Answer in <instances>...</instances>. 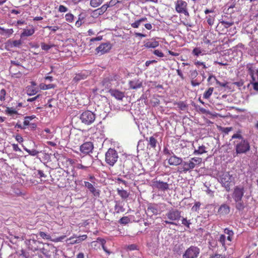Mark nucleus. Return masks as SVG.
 <instances>
[{
  "instance_id": "nucleus-1",
  "label": "nucleus",
  "mask_w": 258,
  "mask_h": 258,
  "mask_svg": "<svg viewBox=\"0 0 258 258\" xmlns=\"http://www.w3.org/2000/svg\"><path fill=\"white\" fill-rule=\"evenodd\" d=\"M235 139L240 140H235L233 142V144L235 145V149L236 154H245L250 150V144L248 140L243 138L240 131H238L232 135L230 141H232L233 140Z\"/></svg>"
},
{
  "instance_id": "nucleus-2",
  "label": "nucleus",
  "mask_w": 258,
  "mask_h": 258,
  "mask_svg": "<svg viewBox=\"0 0 258 258\" xmlns=\"http://www.w3.org/2000/svg\"><path fill=\"white\" fill-rule=\"evenodd\" d=\"M166 217L169 220L163 221L167 224L177 225L173 221H178L181 217V212L177 209H171L166 214Z\"/></svg>"
},
{
  "instance_id": "nucleus-3",
  "label": "nucleus",
  "mask_w": 258,
  "mask_h": 258,
  "mask_svg": "<svg viewBox=\"0 0 258 258\" xmlns=\"http://www.w3.org/2000/svg\"><path fill=\"white\" fill-rule=\"evenodd\" d=\"M118 158V153L114 149L109 148L105 153V162L110 166H113Z\"/></svg>"
},
{
  "instance_id": "nucleus-4",
  "label": "nucleus",
  "mask_w": 258,
  "mask_h": 258,
  "mask_svg": "<svg viewBox=\"0 0 258 258\" xmlns=\"http://www.w3.org/2000/svg\"><path fill=\"white\" fill-rule=\"evenodd\" d=\"M96 115L91 111L83 112L80 116L82 122L86 125L91 124L95 120Z\"/></svg>"
},
{
  "instance_id": "nucleus-5",
  "label": "nucleus",
  "mask_w": 258,
  "mask_h": 258,
  "mask_svg": "<svg viewBox=\"0 0 258 258\" xmlns=\"http://www.w3.org/2000/svg\"><path fill=\"white\" fill-rule=\"evenodd\" d=\"M9 71L12 76L16 78H20L23 75H26L28 72L25 70V68L23 66H11L9 68Z\"/></svg>"
},
{
  "instance_id": "nucleus-6",
  "label": "nucleus",
  "mask_w": 258,
  "mask_h": 258,
  "mask_svg": "<svg viewBox=\"0 0 258 258\" xmlns=\"http://www.w3.org/2000/svg\"><path fill=\"white\" fill-rule=\"evenodd\" d=\"M200 252V249L196 246H190L183 253V258H197Z\"/></svg>"
},
{
  "instance_id": "nucleus-7",
  "label": "nucleus",
  "mask_w": 258,
  "mask_h": 258,
  "mask_svg": "<svg viewBox=\"0 0 258 258\" xmlns=\"http://www.w3.org/2000/svg\"><path fill=\"white\" fill-rule=\"evenodd\" d=\"M187 3L183 0H178L175 4V10L179 13H183L185 16H188L187 10Z\"/></svg>"
},
{
  "instance_id": "nucleus-8",
  "label": "nucleus",
  "mask_w": 258,
  "mask_h": 258,
  "mask_svg": "<svg viewBox=\"0 0 258 258\" xmlns=\"http://www.w3.org/2000/svg\"><path fill=\"white\" fill-rule=\"evenodd\" d=\"M230 51L228 52L229 59L230 61L233 63H238L241 61L242 57V52L240 50L232 51L231 54Z\"/></svg>"
},
{
  "instance_id": "nucleus-9",
  "label": "nucleus",
  "mask_w": 258,
  "mask_h": 258,
  "mask_svg": "<svg viewBox=\"0 0 258 258\" xmlns=\"http://www.w3.org/2000/svg\"><path fill=\"white\" fill-rule=\"evenodd\" d=\"M244 188L243 187L235 186L232 195V198L235 202L241 201L244 195Z\"/></svg>"
},
{
  "instance_id": "nucleus-10",
  "label": "nucleus",
  "mask_w": 258,
  "mask_h": 258,
  "mask_svg": "<svg viewBox=\"0 0 258 258\" xmlns=\"http://www.w3.org/2000/svg\"><path fill=\"white\" fill-rule=\"evenodd\" d=\"M249 73L252 79L251 84L253 85V89L258 91V70L255 72L250 68Z\"/></svg>"
},
{
  "instance_id": "nucleus-11",
  "label": "nucleus",
  "mask_w": 258,
  "mask_h": 258,
  "mask_svg": "<svg viewBox=\"0 0 258 258\" xmlns=\"http://www.w3.org/2000/svg\"><path fill=\"white\" fill-rule=\"evenodd\" d=\"M94 149L93 144L91 142H87L80 147V151L84 154L92 153Z\"/></svg>"
},
{
  "instance_id": "nucleus-12",
  "label": "nucleus",
  "mask_w": 258,
  "mask_h": 258,
  "mask_svg": "<svg viewBox=\"0 0 258 258\" xmlns=\"http://www.w3.org/2000/svg\"><path fill=\"white\" fill-rule=\"evenodd\" d=\"M22 44V41L20 40L9 39L5 43L6 49L10 50L15 47L20 48Z\"/></svg>"
},
{
  "instance_id": "nucleus-13",
  "label": "nucleus",
  "mask_w": 258,
  "mask_h": 258,
  "mask_svg": "<svg viewBox=\"0 0 258 258\" xmlns=\"http://www.w3.org/2000/svg\"><path fill=\"white\" fill-rule=\"evenodd\" d=\"M152 186L154 188H157L161 191H165L169 189V184L167 182L160 180H154L152 182Z\"/></svg>"
},
{
  "instance_id": "nucleus-14",
  "label": "nucleus",
  "mask_w": 258,
  "mask_h": 258,
  "mask_svg": "<svg viewBox=\"0 0 258 258\" xmlns=\"http://www.w3.org/2000/svg\"><path fill=\"white\" fill-rule=\"evenodd\" d=\"M111 48V44L109 42L103 43L96 48L97 53L103 54L108 52Z\"/></svg>"
},
{
  "instance_id": "nucleus-15",
  "label": "nucleus",
  "mask_w": 258,
  "mask_h": 258,
  "mask_svg": "<svg viewBox=\"0 0 258 258\" xmlns=\"http://www.w3.org/2000/svg\"><path fill=\"white\" fill-rule=\"evenodd\" d=\"M90 75V72L88 71H82L78 74H76L74 77L73 81L75 83H78L81 80L86 79Z\"/></svg>"
},
{
  "instance_id": "nucleus-16",
  "label": "nucleus",
  "mask_w": 258,
  "mask_h": 258,
  "mask_svg": "<svg viewBox=\"0 0 258 258\" xmlns=\"http://www.w3.org/2000/svg\"><path fill=\"white\" fill-rule=\"evenodd\" d=\"M95 184L88 181H84V186L88 188L94 196L97 197L99 196L100 193L99 190L94 187Z\"/></svg>"
},
{
  "instance_id": "nucleus-17",
  "label": "nucleus",
  "mask_w": 258,
  "mask_h": 258,
  "mask_svg": "<svg viewBox=\"0 0 258 258\" xmlns=\"http://www.w3.org/2000/svg\"><path fill=\"white\" fill-rule=\"evenodd\" d=\"M195 167L194 163L190 161L188 162L183 161L181 163V167H180V171H183L185 173L193 169Z\"/></svg>"
},
{
  "instance_id": "nucleus-18",
  "label": "nucleus",
  "mask_w": 258,
  "mask_h": 258,
  "mask_svg": "<svg viewBox=\"0 0 258 258\" xmlns=\"http://www.w3.org/2000/svg\"><path fill=\"white\" fill-rule=\"evenodd\" d=\"M128 84L131 89L136 90L142 87L143 81L140 79L135 78L130 81Z\"/></svg>"
},
{
  "instance_id": "nucleus-19",
  "label": "nucleus",
  "mask_w": 258,
  "mask_h": 258,
  "mask_svg": "<svg viewBox=\"0 0 258 258\" xmlns=\"http://www.w3.org/2000/svg\"><path fill=\"white\" fill-rule=\"evenodd\" d=\"M168 163L170 165L177 166L178 165H181L182 163V159L180 157H177L175 154L171 156L167 159Z\"/></svg>"
},
{
  "instance_id": "nucleus-20",
  "label": "nucleus",
  "mask_w": 258,
  "mask_h": 258,
  "mask_svg": "<svg viewBox=\"0 0 258 258\" xmlns=\"http://www.w3.org/2000/svg\"><path fill=\"white\" fill-rule=\"evenodd\" d=\"M216 178L222 186L225 187L226 174L224 171H219L217 174Z\"/></svg>"
},
{
  "instance_id": "nucleus-21",
  "label": "nucleus",
  "mask_w": 258,
  "mask_h": 258,
  "mask_svg": "<svg viewBox=\"0 0 258 258\" xmlns=\"http://www.w3.org/2000/svg\"><path fill=\"white\" fill-rule=\"evenodd\" d=\"M147 211L148 213L153 215H157L158 214V206L156 204H149L148 205Z\"/></svg>"
},
{
  "instance_id": "nucleus-22",
  "label": "nucleus",
  "mask_w": 258,
  "mask_h": 258,
  "mask_svg": "<svg viewBox=\"0 0 258 258\" xmlns=\"http://www.w3.org/2000/svg\"><path fill=\"white\" fill-rule=\"evenodd\" d=\"M109 93L117 100H122L124 96L123 92L115 89H110Z\"/></svg>"
},
{
  "instance_id": "nucleus-23",
  "label": "nucleus",
  "mask_w": 258,
  "mask_h": 258,
  "mask_svg": "<svg viewBox=\"0 0 258 258\" xmlns=\"http://www.w3.org/2000/svg\"><path fill=\"white\" fill-rule=\"evenodd\" d=\"M35 29L32 27L31 29H24L23 32L20 35L21 38L23 37H28L32 36L35 32Z\"/></svg>"
},
{
  "instance_id": "nucleus-24",
  "label": "nucleus",
  "mask_w": 258,
  "mask_h": 258,
  "mask_svg": "<svg viewBox=\"0 0 258 258\" xmlns=\"http://www.w3.org/2000/svg\"><path fill=\"white\" fill-rule=\"evenodd\" d=\"M14 32L13 29H5L3 27H0V34L5 36L7 37H10Z\"/></svg>"
},
{
  "instance_id": "nucleus-25",
  "label": "nucleus",
  "mask_w": 258,
  "mask_h": 258,
  "mask_svg": "<svg viewBox=\"0 0 258 258\" xmlns=\"http://www.w3.org/2000/svg\"><path fill=\"white\" fill-rule=\"evenodd\" d=\"M38 91V89L34 86H27L26 87V92L28 95L32 96L36 94Z\"/></svg>"
},
{
  "instance_id": "nucleus-26",
  "label": "nucleus",
  "mask_w": 258,
  "mask_h": 258,
  "mask_svg": "<svg viewBox=\"0 0 258 258\" xmlns=\"http://www.w3.org/2000/svg\"><path fill=\"white\" fill-rule=\"evenodd\" d=\"M147 21V18L145 17H144L136 21L134 23L131 24V26L134 28H137L139 27L141 23Z\"/></svg>"
},
{
  "instance_id": "nucleus-27",
  "label": "nucleus",
  "mask_w": 258,
  "mask_h": 258,
  "mask_svg": "<svg viewBox=\"0 0 258 258\" xmlns=\"http://www.w3.org/2000/svg\"><path fill=\"white\" fill-rule=\"evenodd\" d=\"M159 45V42L156 41H148L145 44L147 48H155Z\"/></svg>"
},
{
  "instance_id": "nucleus-28",
  "label": "nucleus",
  "mask_w": 258,
  "mask_h": 258,
  "mask_svg": "<svg viewBox=\"0 0 258 258\" xmlns=\"http://www.w3.org/2000/svg\"><path fill=\"white\" fill-rule=\"evenodd\" d=\"M102 85L105 89H110L111 88V84L109 78H105L102 81Z\"/></svg>"
},
{
  "instance_id": "nucleus-29",
  "label": "nucleus",
  "mask_w": 258,
  "mask_h": 258,
  "mask_svg": "<svg viewBox=\"0 0 258 258\" xmlns=\"http://www.w3.org/2000/svg\"><path fill=\"white\" fill-rule=\"evenodd\" d=\"M192 53L196 56H199L200 55L206 54V51L200 48L196 47L192 50Z\"/></svg>"
},
{
  "instance_id": "nucleus-30",
  "label": "nucleus",
  "mask_w": 258,
  "mask_h": 258,
  "mask_svg": "<svg viewBox=\"0 0 258 258\" xmlns=\"http://www.w3.org/2000/svg\"><path fill=\"white\" fill-rule=\"evenodd\" d=\"M22 147L25 151H26L27 153H28V154L30 155H31L32 156H36L40 152L39 151H38L35 149L29 150L23 145L22 146Z\"/></svg>"
},
{
  "instance_id": "nucleus-31",
  "label": "nucleus",
  "mask_w": 258,
  "mask_h": 258,
  "mask_svg": "<svg viewBox=\"0 0 258 258\" xmlns=\"http://www.w3.org/2000/svg\"><path fill=\"white\" fill-rule=\"evenodd\" d=\"M103 0H90V6L93 8H96L100 6Z\"/></svg>"
},
{
  "instance_id": "nucleus-32",
  "label": "nucleus",
  "mask_w": 258,
  "mask_h": 258,
  "mask_svg": "<svg viewBox=\"0 0 258 258\" xmlns=\"http://www.w3.org/2000/svg\"><path fill=\"white\" fill-rule=\"evenodd\" d=\"M117 193L122 199H126L128 197V192L123 189H118Z\"/></svg>"
},
{
  "instance_id": "nucleus-33",
  "label": "nucleus",
  "mask_w": 258,
  "mask_h": 258,
  "mask_svg": "<svg viewBox=\"0 0 258 258\" xmlns=\"http://www.w3.org/2000/svg\"><path fill=\"white\" fill-rule=\"evenodd\" d=\"M157 141V140L153 137H151L149 140V145L151 148H155L156 147Z\"/></svg>"
},
{
  "instance_id": "nucleus-34",
  "label": "nucleus",
  "mask_w": 258,
  "mask_h": 258,
  "mask_svg": "<svg viewBox=\"0 0 258 258\" xmlns=\"http://www.w3.org/2000/svg\"><path fill=\"white\" fill-rule=\"evenodd\" d=\"M181 224L188 229H189L190 225L191 224V222L190 220H187L186 218H182L181 220Z\"/></svg>"
},
{
  "instance_id": "nucleus-35",
  "label": "nucleus",
  "mask_w": 258,
  "mask_h": 258,
  "mask_svg": "<svg viewBox=\"0 0 258 258\" xmlns=\"http://www.w3.org/2000/svg\"><path fill=\"white\" fill-rule=\"evenodd\" d=\"M54 44H46L44 42L41 43V47L42 50L48 51L49 49H50L51 48L54 47Z\"/></svg>"
},
{
  "instance_id": "nucleus-36",
  "label": "nucleus",
  "mask_w": 258,
  "mask_h": 258,
  "mask_svg": "<svg viewBox=\"0 0 258 258\" xmlns=\"http://www.w3.org/2000/svg\"><path fill=\"white\" fill-rule=\"evenodd\" d=\"M75 237L77 238V239L74 240V243H79L82 241L85 240L87 238V236L86 235H83L79 236H76Z\"/></svg>"
},
{
  "instance_id": "nucleus-37",
  "label": "nucleus",
  "mask_w": 258,
  "mask_h": 258,
  "mask_svg": "<svg viewBox=\"0 0 258 258\" xmlns=\"http://www.w3.org/2000/svg\"><path fill=\"white\" fill-rule=\"evenodd\" d=\"M213 90H214L213 88H212V87L209 88L208 89V90L204 93V94L203 95L204 98L205 99H208L210 97V96L212 95V94L213 92Z\"/></svg>"
},
{
  "instance_id": "nucleus-38",
  "label": "nucleus",
  "mask_w": 258,
  "mask_h": 258,
  "mask_svg": "<svg viewBox=\"0 0 258 258\" xmlns=\"http://www.w3.org/2000/svg\"><path fill=\"white\" fill-rule=\"evenodd\" d=\"M206 152L205 147L204 146H199L198 149L195 150L194 154H202Z\"/></svg>"
},
{
  "instance_id": "nucleus-39",
  "label": "nucleus",
  "mask_w": 258,
  "mask_h": 258,
  "mask_svg": "<svg viewBox=\"0 0 258 258\" xmlns=\"http://www.w3.org/2000/svg\"><path fill=\"white\" fill-rule=\"evenodd\" d=\"M189 161L190 162H192V163L195 164V166L196 167V165L200 164L202 162V159L201 158L194 157L191 158Z\"/></svg>"
},
{
  "instance_id": "nucleus-40",
  "label": "nucleus",
  "mask_w": 258,
  "mask_h": 258,
  "mask_svg": "<svg viewBox=\"0 0 258 258\" xmlns=\"http://www.w3.org/2000/svg\"><path fill=\"white\" fill-rule=\"evenodd\" d=\"M114 209L117 213H119L120 212H123L124 210L123 207L117 202H116V204L114 206Z\"/></svg>"
},
{
  "instance_id": "nucleus-41",
  "label": "nucleus",
  "mask_w": 258,
  "mask_h": 258,
  "mask_svg": "<svg viewBox=\"0 0 258 258\" xmlns=\"http://www.w3.org/2000/svg\"><path fill=\"white\" fill-rule=\"evenodd\" d=\"M35 118V115H32L30 116H26L24 121V126H27L29 124V121Z\"/></svg>"
},
{
  "instance_id": "nucleus-42",
  "label": "nucleus",
  "mask_w": 258,
  "mask_h": 258,
  "mask_svg": "<svg viewBox=\"0 0 258 258\" xmlns=\"http://www.w3.org/2000/svg\"><path fill=\"white\" fill-rule=\"evenodd\" d=\"M65 18L67 22L71 23L74 21V16L71 13H68L65 15Z\"/></svg>"
},
{
  "instance_id": "nucleus-43",
  "label": "nucleus",
  "mask_w": 258,
  "mask_h": 258,
  "mask_svg": "<svg viewBox=\"0 0 258 258\" xmlns=\"http://www.w3.org/2000/svg\"><path fill=\"white\" fill-rule=\"evenodd\" d=\"M5 111L6 113L10 115H12L13 114H18L17 111L13 108L7 107Z\"/></svg>"
},
{
  "instance_id": "nucleus-44",
  "label": "nucleus",
  "mask_w": 258,
  "mask_h": 258,
  "mask_svg": "<svg viewBox=\"0 0 258 258\" xmlns=\"http://www.w3.org/2000/svg\"><path fill=\"white\" fill-rule=\"evenodd\" d=\"M236 203H237L236 204V209L237 210H238L239 211L243 210L244 208L243 202L241 201H239V202H236Z\"/></svg>"
},
{
  "instance_id": "nucleus-45",
  "label": "nucleus",
  "mask_w": 258,
  "mask_h": 258,
  "mask_svg": "<svg viewBox=\"0 0 258 258\" xmlns=\"http://www.w3.org/2000/svg\"><path fill=\"white\" fill-rule=\"evenodd\" d=\"M206 19L209 25L212 26L214 24V15H209L206 17Z\"/></svg>"
},
{
  "instance_id": "nucleus-46",
  "label": "nucleus",
  "mask_w": 258,
  "mask_h": 258,
  "mask_svg": "<svg viewBox=\"0 0 258 258\" xmlns=\"http://www.w3.org/2000/svg\"><path fill=\"white\" fill-rule=\"evenodd\" d=\"M130 219L128 217H123L119 221L120 224H126L129 223Z\"/></svg>"
},
{
  "instance_id": "nucleus-47",
  "label": "nucleus",
  "mask_w": 258,
  "mask_h": 258,
  "mask_svg": "<svg viewBox=\"0 0 258 258\" xmlns=\"http://www.w3.org/2000/svg\"><path fill=\"white\" fill-rule=\"evenodd\" d=\"M39 235L40 237H41L43 239L50 240L51 239V236L47 234L44 232L40 231L39 233Z\"/></svg>"
},
{
  "instance_id": "nucleus-48",
  "label": "nucleus",
  "mask_w": 258,
  "mask_h": 258,
  "mask_svg": "<svg viewBox=\"0 0 258 258\" xmlns=\"http://www.w3.org/2000/svg\"><path fill=\"white\" fill-rule=\"evenodd\" d=\"M227 234L228 235L227 236V240L230 241H232L234 235L233 232L231 230H228V231H227Z\"/></svg>"
},
{
  "instance_id": "nucleus-49",
  "label": "nucleus",
  "mask_w": 258,
  "mask_h": 258,
  "mask_svg": "<svg viewBox=\"0 0 258 258\" xmlns=\"http://www.w3.org/2000/svg\"><path fill=\"white\" fill-rule=\"evenodd\" d=\"M198 72L196 70L190 71L189 77L191 80L195 79L198 76Z\"/></svg>"
},
{
  "instance_id": "nucleus-50",
  "label": "nucleus",
  "mask_w": 258,
  "mask_h": 258,
  "mask_svg": "<svg viewBox=\"0 0 258 258\" xmlns=\"http://www.w3.org/2000/svg\"><path fill=\"white\" fill-rule=\"evenodd\" d=\"M104 13H103V12L102 11L101 9L100 8H98L96 10H95L94 11H93V14L94 15V16H99V15H101L102 14H103Z\"/></svg>"
},
{
  "instance_id": "nucleus-51",
  "label": "nucleus",
  "mask_w": 258,
  "mask_h": 258,
  "mask_svg": "<svg viewBox=\"0 0 258 258\" xmlns=\"http://www.w3.org/2000/svg\"><path fill=\"white\" fill-rule=\"evenodd\" d=\"M123 0H111L109 2V6L113 7L118 3H121Z\"/></svg>"
},
{
  "instance_id": "nucleus-52",
  "label": "nucleus",
  "mask_w": 258,
  "mask_h": 258,
  "mask_svg": "<svg viewBox=\"0 0 258 258\" xmlns=\"http://www.w3.org/2000/svg\"><path fill=\"white\" fill-rule=\"evenodd\" d=\"M201 83V82L198 80V79H197L196 80H191V84L192 86H199Z\"/></svg>"
},
{
  "instance_id": "nucleus-53",
  "label": "nucleus",
  "mask_w": 258,
  "mask_h": 258,
  "mask_svg": "<svg viewBox=\"0 0 258 258\" xmlns=\"http://www.w3.org/2000/svg\"><path fill=\"white\" fill-rule=\"evenodd\" d=\"M153 53L159 56V57H163L164 54L163 53L161 52V51L159 50H154L153 51Z\"/></svg>"
},
{
  "instance_id": "nucleus-54",
  "label": "nucleus",
  "mask_w": 258,
  "mask_h": 258,
  "mask_svg": "<svg viewBox=\"0 0 258 258\" xmlns=\"http://www.w3.org/2000/svg\"><path fill=\"white\" fill-rule=\"evenodd\" d=\"M58 11L61 13L66 12L68 11V9L63 5H60L59 6Z\"/></svg>"
},
{
  "instance_id": "nucleus-55",
  "label": "nucleus",
  "mask_w": 258,
  "mask_h": 258,
  "mask_svg": "<svg viewBox=\"0 0 258 258\" xmlns=\"http://www.w3.org/2000/svg\"><path fill=\"white\" fill-rule=\"evenodd\" d=\"M54 88V85L53 84H48V85H43V87H41V89L43 90H47Z\"/></svg>"
},
{
  "instance_id": "nucleus-56",
  "label": "nucleus",
  "mask_w": 258,
  "mask_h": 258,
  "mask_svg": "<svg viewBox=\"0 0 258 258\" xmlns=\"http://www.w3.org/2000/svg\"><path fill=\"white\" fill-rule=\"evenodd\" d=\"M163 152H164V154L167 155L169 156L170 157L171 156L173 155V154H174L171 151L169 150L167 148H165L164 149Z\"/></svg>"
},
{
  "instance_id": "nucleus-57",
  "label": "nucleus",
  "mask_w": 258,
  "mask_h": 258,
  "mask_svg": "<svg viewBox=\"0 0 258 258\" xmlns=\"http://www.w3.org/2000/svg\"><path fill=\"white\" fill-rule=\"evenodd\" d=\"M109 7H111L109 6V4H106L103 5L101 7H100V9H101L103 13H104L106 11L107 8Z\"/></svg>"
},
{
  "instance_id": "nucleus-58",
  "label": "nucleus",
  "mask_w": 258,
  "mask_h": 258,
  "mask_svg": "<svg viewBox=\"0 0 258 258\" xmlns=\"http://www.w3.org/2000/svg\"><path fill=\"white\" fill-rule=\"evenodd\" d=\"M46 28L49 29L50 30H51L54 33L55 32V31L56 30L59 29V27H58V26L52 27V26H47L46 27Z\"/></svg>"
},
{
  "instance_id": "nucleus-59",
  "label": "nucleus",
  "mask_w": 258,
  "mask_h": 258,
  "mask_svg": "<svg viewBox=\"0 0 258 258\" xmlns=\"http://www.w3.org/2000/svg\"><path fill=\"white\" fill-rule=\"evenodd\" d=\"M15 139L17 142L21 143L23 142V138L20 135H17L15 137Z\"/></svg>"
},
{
  "instance_id": "nucleus-60",
  "label": "nucleus",
  "mask_w": 258,
  "mask_h": 258,
  "mask_svg": "<svg viewBox=\"0 0 258 258\" xmlns=\"http://www.w3.org/2000/svg\"><path fill=\"white\" fill-rule=\"evenodd\" d=\"M12 145L14 151L21 152V149L19 147L17 144H13Z\"/></svg>"
},
{
  "instance_id": "nucleus-61",
  "label": "nucleus",
  "mask_w": 258,
  "mask_h": 258,
  "mask_svg": "<svg viewBox=\"0 0 258 258\" xmlns=\"http://www.w3.org/2000/svg\"><path fill=\"white\" fill-rule=\"evenodd\" d=\"M41 95L40 94L37 95V96H35L33 98H30L27 99L28 102H33L35 100H36L37 99H38Z\"/></svg>"
},
{
  "instance_id": "nucleus-62",
  "label": "nucleus",
  "mask_w": 258,
  "mask_h": 258,
  "mask_svg": "<svg viewBox=\"0 0 258 258\" xmlns=\"http://www.w3.org/2000/svg\"><path fill=\"white\" fill-rule=\"evenodd\" d=\"M127 248L130 250H134L137 249V246L136 244H133L128 245Z\"/></svg>"
},
{
  "instance_id": "nucleus-63",
  "label": "nucleus",
  "mask_w": 258,
  "mask_h": 258,
  "mask_svg": "<svg viewBox=\"0 0 258 258\" xmlns=\"http://www.w3.org/2000/svg\"><path fill=\"white\" fill-rule=\"evenodd\" d=\"M182 245H175L173 248V251L176 252H178L181 249L180 247Z\"/></svg>"
},
{
  "instance_id": "nucleus-64",
  "label": "nucleus",
  "mask_w": 258,
  "mask_h": 258,
  "mask_svg": "<svg viewBox=\"0 0 258 258\" xmlns=\"http://www.w3.org/2000/svg\"><path fill=\"white\" fill-rule=\"evenodd\" d=\"M210 258H224V257L221 254H215L214 255H211Z\"/></svg>"
}]
</instances>
